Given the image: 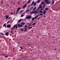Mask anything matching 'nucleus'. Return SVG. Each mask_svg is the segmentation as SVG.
Listing matches in <instances>:
<instances>
[{"instance_id":"2","label":"nucleus","mask_w":60,"mask_h":60,"mask_svg":"<svg viewBox=\"0 0 60 60\" xmlns=\"http://www.w3.org/2000/svg\"><path fill=\"white\" fill-rule=\"evenodd\" d=\"M48 1L49 0H45L44 2L46 3V4H51V2Z\"/></svg>"},{"instance_id":"23","label":"nucleus","mask_w":60,"mask_h":60,"mask_svg":"<svg viewBox=\"0 0 60 60\" xmlns=\"http://www.w3.org/2000/svg\"><path fill=\"white\" fill-rule=\"evenodd\" d=\"M40 8H42V6H41V5H40L39 7Z\"/></svg>"},{"instance_id":"53","label":"nucleus","mask_w":60,"mask_h":60,"mask_svg":"<svg viewBox=\"0 0 60 60\" xmlns=\"http://www.w3.org/2000/svg\"><path fill=\"white\" fill-rule=\"evenodd\" d=\"M31 31L32 32H33V30L32 29Z\"/></svg>"},{"instance_id":"56","label":"nucleus","mask_w":60,"mask_h":60,"mask_svg":"<svg viewBox=\"0 0 60 60\" xmlns=\"http://www.w3.org/2000/svg\"><path fill=\"white\" fill-rule=\"evenodd\" d=\"M55 50H56V49H55Z\"/></svg>"},{"instance_id":"5","label":"nucleus","mask_w":60,"mask_h":60,"mask_svg":"<svg viewBox=\"0 0 60 60\" xmlns=\"http://www.w3.org/2000/svg\"><path fill=\"white\" fill-rule=\"evenodd\" d=\"M26 19H30L31 18V17L30 16V15H29L27 17H26Z\"/></svg>"},{"instance_id":"55","label":"nucleus","mask_w":60,"mask_h":60,"mask_svg":"<svg viewBox=\"0 0 60 60\" xmlns=\"http://www.w3.org/2000/svg\"><path fill=\"white\" fill-rule=\"evenodd\" d=\"M26 3L24 5H25V6L26 5Z\"/></svg>"},{"instance_id":"33","label":"nucleus","mask_w":60,"mask_h":60,"mask_svg":"<svg viewBox=\"0 0 60 60\" xmlns=\"http://www.w3.org/2000/svg\"><path fill=\"white\" fill-rule=\"evenodd\" d=\"M36 23H34L32 25V26H34V25H35Z\"/></svg>"},{"instance_id":"37","label":"nucleus","mask_w":60,"mask_h":60,"mask_svg":"<svg viewBox=\"0 0 60 60\" xmlns=\"http://www.w3.org/2000/svg\"><path fill=\"white\" fill-rule=\"evenodd\" d=\"M5 57H8V56H5Z\"/></svg>"},{"instance_id":"50","label":"nucleus","mask_w":60,"mask_h":60,"mask_svg":"<svg viewBox=\"0 0 60 60\" xmlns=\"http://www.w3.org/2000/svg\"><path fill=\"white\" fill-rule=\"evenodd\" d=\"M29 24V23H28L27 24V25H28Z\"/></svg>"},{"instance_id":"9","label":"nucleus","mask_w":60,"mask_h":60,"mask_svg":"<svg viewBox=\"0 0 60 60\" xmlns=\"http://www.w3.org/2000/svg\"><path fill=\"white\" fill-rule=\"evenodd\" d=\"M27 6L26 5H24L23 6V8H22V9H24V8H26V7Z\"/></svg>"},{"instance_id":"47","label":"nucleus","mask_w":60,"mask_h":60,"mask_svg":"<svg viewBox=\"0 0 60 60\" xmlns=\"http://www.w3.org/2000/svg\"><path fill=\"white\" fill-rule=\"evenodd\" d=\"M27 28L26 27V28H24V29H27Z\"/></svg>"},{"instance_id":"41","label":"nucleus","mask_w":60,"mask_h":60,"mask_svg":"<svg viewBox=\"0 0 60 60\" xmlns=\"http://www.w3.org/2000/svg\"><path fill=\"white\" fill-rule=\"evenodd\" d=\"M9 22H10V21H8L7 22V23H9Z\"/></svg>"},{"instance_id":"54","label":"nucleus","mask_w":60,"mask_h":60,"mask_svg":"<svg viewBox=\"0 0 60 60\" xmlns=\"http://www.w3.org/2000/svg\"><path fill=\"white\" fill-rule=\"evenodd\" d=\"M24 30L25 31H26V29H25Z\"/></svg>"},{"instance_id":"25","label":"nucleus","mask_w":60,"mask_h":60,"mask_svg":"<svg viewBox=\"0 0 60 60\" xmlns=\"http://www.w3.org/2000/svg\"><path fill=\"white\" fill-rule=\"evenodd\" d=\"M14 28H13V27L12 28L11 30H14Z\"/></svg>"},{"instance_id":"48","label":"nucleus","mask_w":60,"mask_h":60,"mask_svg":"<svg viewBox=\"0 0 60 60\" xmlns=\"http://www.w3.org/2000/svg\"><path fill=\"white\" fill-rule=\"evenodd\" d=\"M14 36H15V37H16V35H15Z\"/></svg>"},{"instance_id":"44","label":"nucleus","mask_w":60,"mask_h":60,"mask_svg":"<svg viewBox=\"0 0 60 60\" xmlns=\"http://www.w3.org/2000/svg\"><path fill=\"white\" fill-rule=\"evenodd\" d=\"M26 26H26V25H25L24 26V27H26Z\"/></svg>"},{"instance_id":"58","label":"nucleus","mask_w":60,"mask_h":60,"mask_svg":"<svg viewBox=\"0 0 60 60\" xmlns=\"http://www.w3.org/2000/svg\"><path fill=\"white\" fill-rule=\"evenodd\" d=\"M11 14H13V12H12V13H11Z\"/></svg>"},{"instance_id":"10","label":"nucleus","mask_w":60,"mask_h":60,"mask_svg":"<svg viewBox=\"0 0 60 60\" xmlns=\"http://www.w3.org/2000/svg\"><path fill=\"white\" fill-rule=\"evenodd\" d=\"M46 11L45 10H44V12L43 13L44 14H45L46 13Z\"/></svg>"},{"instance_id":"60","label":"nucleus","mask_w":60,"mask_h":60,"mask_svg":"<svg viewBox=\"0 0 60 60\" xmlns=\"http://www.w3.org/2000/svg\"><path fill=\"white\" fill-rule=\"evenodd\" d=\"M15 19V18H14L13 19V20H14Z\"/></svg>"},{"instance_id":"20","label":"nucleus","mask_w":60,"mask_h":60,"mask_svg":"<svg viewBox=\"0 0 60 60\" xmlns=\"http://www.w3.org/2000/svg\"><path fill=\"white\" fill-rule=\"evenodd\" d=\"M36 2H35L34 4H33L34 6H35V5H36Z\"/></svg>"},{"instance_id":"21","label":"nucleus","mask_w":60,"mask_h":60,"mask_svg":"<svg viewBox=\"0 0 60 60\" xmlns=\"http://www.w3.org/2000/svg\"><path fill=\"white\" fill-rule=\"evenodd\" d=\"M23 11L22 10L20 12V13H21H21H22L23 12Z\"/></svg>"},{"instance_id":"32","label":"nucleus","mask_w":60,"mask_h":60,"mask_svg":"<svg viewBox=\"0 0 60 60\" xmlns=\"http://www.w3.org/2000/svg\"><path fill=\"white\" fill-rule=\"evenodd\" d=\"M35 9H36V7H34V9H33V10L34 11V10H35Z\"/></svg>"},{"instance_id":"16","label":"nucleus","mask_w":60,"mask_h":60,"mask_svg":"<svg viewBox=\"0 0 60 60\" xmlns=\"http://www.w3.org/2000/svg\"><path fill=\"white\" fill-rule=\"evenodd\" d=\"M37 11V10H36L35 11H34L33 12V14H34Z\"/></svg>"},{"instance_id":"31","label":"nucleus","mask_w":60,"mask_h":60,"mask_svg":"<svg viewBox=\"0 0 60 60\" xmlns=\"http://www.w3.org/2000/svg\"><path fill=\"white\" fill-rule=\"evenodd\" d=\"M40 13H43V12L42 11H40Z\"/></svg>"},{"instance_id":"29","label":"nucleus","mask_w":60,"mask_h":60,"mask_svg":"<svg viewBox=\"0 0 60 60\" xmlns=\"http://www.w3.org/2000/svg\"><path fill=\"white\" fill-rule=\"evenodd\" d=\"M30 13V14H33V11H32Z\"/></svg>"},{"instance_id":"51","label":"nucleus","mask_w":60,"mask_h":60,"mask_svg":"<svg viewBox=\"0 0 60 60\" xmlns=\"http://www.w3.org/2000/svg\"><path fill=\"white\" fill-rule=\"evenodd\" d=\"M44 17H46V16H45V15H44Z\"/></svg>"},{"instance_id":"3","label":"nucleus","mask_w":60,"mask_h":60,"mask_svg":"<svg viewBox=\"0 0 60 60\" xmlns=\"http://www.w3.org/2000/svg\"><path fill=\"white\" fill-rule=\"evenodd\" d=\"M20 10V8H17V11H16V14H17L18 13V12L19 11V10Z\"/></svg>"},{"instance_id":"6","label":"nucleus","mask_w":60,"mask_h":60,"mask_svg":"<svg viewBox=\"0 0 60 60\" xmlns=\"http://www.w3.org/2000/svg\"><path fill=\"white\" fill-rule=\"evenodd\" d=\"M11 26V25L10 24H8L7 25V28H9Z\"/></svg>"},{"instance_id":"43","label":"nucleus","mask_w":60,"mask_h":60,"mask_svg":"<svg viewBox=\"0 0 60 60\" xmlns=\"http://www.w3.org/2000/svg\"><path fill=\"white\" fill-rule=\"evenodd\" d=\"M35 13V14H37L38 13V12H37Z\"/></svg>"},{"instance_id":"30","label":"nucleus","mask_w":60,"mask_h":60,"mask_svg":"<svg viewBox=\"0 0 60 60\" xmlns=\"http://www.w3.org/2000/svg\"><path fill=\"white\" fill-rule=\"evenodd\" d=\"M34 18H33L32 19V21H33V20H34Z\"/></svg>"},{"instance_id":"61","label":"nucleus","mask_w":60,"mask_h":60,"mask_svg":"<svg viewBox=\"0 0 60 60\" xmlns=\"http://www.w3.org/2000/svg\"><path fill=\"white\" fill-rule=\"evenodd\" d=\"M31 24H32V23H30V25H31Z\"/></svg>"},{"instance_id":"18","label":"nucleus","mask_w":60,"mask_h":60,"mask_svg":"<svg viewBox=\"0 0 60 60\" xmlns=\"http://www.w3.org/2000/svg\"><path fill=\"white\" fill-rule=\"evenodd\" d=\"M52 4H54V3H55V2H54V0H52Z\"/></svg>"},{"instance_id":"22","label":"nucleus","mask_w":60,"mask_h":60,"mask_svg":"<svg viewBox=\"0 0 60 60\" xmlns=\"http://www.w3.org/2000/svg\"><path fill=\"white\" fill-rule=\"evenodd\" d=\"M40 2V0H39L38 1L37 3H39Z\"/></svg>"},{"instance_id":"64","label":"nucleus","mask_w":60,"mask_h":60,"mask_svg":"<svg viewBox=\"0 0 60 60\" xmlns=\"http://www.w3.org/2000/svg\"><path fill=\"white\" fill-rule=\"evenodd\" d=\"M59 29H60V28H59Z\"/></svg>"},{"instance_id":"62","label":"nucleus","mask_w":60,"mask_h":60,"mask_svg":"<svg viewBox=\"0 0 60 60\" xmlns=\"http://www.w3.org/2000/svg\"><path fill=\"white\" fill-rule=\"evenodd\" d=\"M42 36H44V35H43Z\"/></svg>"},{"instance_id":"63","label":"nucleus","mask_w":60,"mask_h":60,"mask_svg":"<svg viewBox=\"0 0 60 60\" xmlns=\"http://www.w3.org/2000/svg\"><path fill=\"white\" fill-rule=\"evenodd\" d=\"M59 41H60V40Z\"/></svg>"},{"instance_id":"45","label":"nucleus","mask_w":60,"mask_h":60,"mask_svg":"<svg viewBox=\"0 0 60 60\" xmlns=\"http://www.w3.org/2000/svg\"><path fill=\"white\" fill-rule=\"evenodd\" d=\"M40 8L39 7L38 8V10H39V9H40Z\"/></svg>"},{"instance_id":"19","label":"nucleus","mask_w":60,"mask_h":60,"mask_svg":"<svg viewBox=\"0 0 60 60\" xmlns=\"http://www.w3.org/2000/svg\"><path fill=\"white\" fill-rule=\"evenodd\" d=\"M45 10H49V8H45Z\"/></svg>"},{"instance_id":"35","label":"nucleus","mask_w":60,"mask_h":60,"mask_svg":"<svg viewBox=\"0 0 60 60\" xmlns=\"http://www.w3.org/2000/svg\"><path fill=\"white\" fill-rule=\"evenodd\" d=\"M20 48L21 49H23V48H22V47H20Z\"/></svg>"},{"instance_id":"1","label":"nucleus","mask_w":60,"mask_h":60,"mask_svg":"<svg viewBox=\"0 0 60 60\" xmlns=\"http://www.w3.org/2000/svg\"><path fill=\"white\" fill-rule=\"evenodd\" d=\"M21 24H18V26L19 27H22L23 25H25V23L23 22H22L21 23Z\"/></svg>"},{"instance_id":"11","label":"nucleus","mask_w":60,"mask_h":60,"mask_svg":"<svg viewBox=\"0 0 60 60\" xmlns=\"http://www.w3.org/2000/svg\"><path fill=\"white\" fill-rule=\"evenodd\" d=\"M5 34L6 35H8L9 34V32H6L5 33Z\"/></svg>"},{"instance_id":"46","label":"nucleus","mask_w":60,"mask_h":60,"mask_svg":"<svg viewBox=\"0 0 60 60\" xmlns=\"http://www.w3.org/2000/svg\"><path fill=\"white\" fill-rule=\"evenodd\" d=\"M5 27L6 28V25H5Z\"/></svg>"},{"instance_id":"28","label":"nucleus","mask_w":60,"mask_h":60,"mask_svg":"<svg viewBox=\"0 0 60 60\" xmlns=\"http://www.w3.org/2000/svg\"><path fill=\"white\" fill-rule=\"evenodd\" d=\"M24 15L22 14L21 15V17H23V16H24Z\"/></svg>"},{"instance_id":"8","label":"nucleus","mask_w":60,"mask_h":60,"mask_svg":"<svg viewBox=\"0 0 60 60\" xmlns=\"http://www.w3.org/2000/svg\"><path fill=\"white\" fill-rule=\"evenodd\" d=\"M38 16H39V15H37V16H35L34 18V19H37V18Z\"/></svg>"},{"instance_id":"4","label":"nucleus","mask_w":60,"mask_h":60,"mask_svg":"<svg viewBox=\"0 0 60 60\" xmlns=\"http://www.w3.org/2000/svg\"><path fill=\"white\" fill-rule=\"evenodd\" d=\"M15 28H16V29H17V28H18V27H17V25H15L13 26V28H14V29H15Z\"/></svg>"},{"instance_id":"17","label":"nucleus","mask_w":60,"mask_h":60,"mask_svg":"<svg viewBox=\"0 0 60 60\" xmlns=\"http://www.w3.org/2000/svg\"><path fill=\"white\" fill-rule=\"evenodd\" d=\"M52 4H54V3H55V2H54V0H52Z\"/></svg>"},{"instance_id":"52","label":"nucleus","mask_w":60,"mask_h":60,"mask_svg":"<svg viewBox=\"0 0 60 60\" xmlns=\"http://www.w3.org/2000/svg\"><path fill=\"white\" fill-rule=\"evenodd\" d=\"M11 17H9V19H10V18Z\"/></svg>"},{"instance_id":"39","label":"nucleus","mask_w":60,"mask_h":60,"mask_svg":"<svg viewBox=\"0 0 60 60\" xmlns=\"http://www.w3.org/2000/svg\"><path fill=\"white\" fill-rule=\"evenodd\" d=\"M45 7V5H43V8H44V7Z\"/></svg>"},{"instance_id":"34","label":"nucleus","mask_w":60,"mask_h":60,"mask_svg":"<svg viewBox=\"0 0 60 60\" xmlns=\"http://www.w3.org/2000/svg\"><path fill=\"white\" fill-rule=\"evenodd\" d=\"M13 30H12L11 31V33H13V32H13Z\"/></svg>"},{"instance_id":"26","label":"nucleus","mask_w":60,"mask_h":60,"mask_svg":"<svg viewBox=\"0 0 60 60\" xmlns=\"http://www.w3.org/2000/svg\"><path fill=\"white\" fill-rule=\"evenodd\" d=\"M28 28L29 29H31V28H32V27H28Z\"/></svg>"},{"instance_id":"15","label":"nucleus","mask_w":60,"mask_h":60,"mask_svg":"<svg viewBox=\"0 0 60 60\" xmlns=\"http://www.w3.org/2000/svg\"><path fill=\"white\" fill-rule=\"evenodd\" d=\"M34 4V1H33L32 2V5H31V6H32L33 4Z\"/></svg>"},{"instance_id":"13","label":"nucleus","mask_w":60,"mask_h":60,"mask_svg":"<svg viewBox=\"0 0 60 60\" xmlns=\"http://www.w3.org/2000/svg\"><path fill=\"white\" fill-rule=\"evenodd\" d=\"M29 11V9H27L25 11L26 12H27L28 11Z\"/></svg>"},{"instance_id":"38","label":"nucleus","mask_w":60,"mask_h":60,"mask_svg":"<svg viewBox=\"0 0 60 60\" xmlns=\"http://www.w3.org/2000/svg\"><path fill=\"white\" fill-rule=\"evenodd\" d=\"M22 29H23V28L22 29H20V30H22V31H23V30H22Z\"/></svg>"},{"instance_id":"42","label":"nucleus","mask_w":60,"mask_h":60,"mask_svg":"<svg viewBox=\"0 0 60 60\" xmlns=\"http://www.w3.org/2000/svg\"><path fill=\"white\" fill-rule=\"evenodd\" d=\"M1 34H2V35H4V34H3V33H0Z\"/></svg>"},{"instance_id":"7","label":"nucleus","mask_w":60,"mask_h":60,"mask_svg":"<svg viewBox=\"0 0 60 60\" xmlns=\"http://www.w3.org/2000/svg\"><path fill=\"white\" fill-rule=\"evenodd\" d=\"M6 19H7L9 18V16L8 15H6L5 17Z\"/></svg>"},{"instance_id":"40","label":"nucleus","mask_w":60,"mask_h":60,"mask_svg":"<svg viewBox=\"0 0 60 60\" xmlns=\"http://www.w3.org/2000/svg\"><path fill=\"white\" fill-rule=\"evenodd\" d=\"M1 4H3V1H1Z\"/></svg>"},{"instance_id":"24","label":"nucleus","mask_w":60,"mask_h":60,"mask_svg":"<svg viewBox=\"0 0 60 60\" xmlns=\"http://www.w3.org/2000/svg\"><path fill=\"white\" fill-rule=\"evenodd\" d=\"M43 15V14L41 13V14H39V16H41V15Z\"/></svg>"},{"instance_id":"14","label":"nucleus","mask_w":60,"mask_h":60,"mask_svg":"<svg viewBox=\"0 0 60 60\" xmlns=\"http://www.w3.org/2000/svg\"><path fill=\"white\" fill-rule=\"evenodd\" d=\"M31 1V0H30L27 2V4H29L30 3V2Z\"/></svg>"},{"instance_id":"12","label":"nucleus","mask_w":60,"mask_h":60,"mask_svg":"<svg viewBox=\"0 0 60 60\" xmlns=\"http://www.w3.org/2000/svg\"><path fill=\"white\" fill-rule=\"evenodd\" d=\"M21 21V19H20V20H19L18 21V22L19 23V22H20Z\"/></svg>"},{"instance_id":"57","label":"nucleus","mask_w":60,"mask_h":60,"mask_svg":"<svg viewBox=\"0 0 60 60\" xmlns=\"http://www.w3.org/2000/svg\"><path fill=\"white\" fill-rule=\"evenodd\" d=\"M42 8H41V9H40L41 11V10H42Z\"/></svg>"},{"instance_id":"27","label":"nucleus","mask_w":60,"mask_h":60,"mask_svg":"<svg viewBox=\"0 0 60 60\" xmlns=\"http://www.w3.org/2000/svg\"><path fill=\"white\" fill-rule=\"evenodd\" d=\"M45 4V3H44V2H42L41 3V4Z\"/></svg>"},{"instance_id":"59","label":"nucleus","mask_w":60,"mask_h":60,"mask_svg":"<svg viewBox=\"0 0 60 60\" xmlns=\"http://www.w3.org/2000/svg\"><path fill=\"white\" fill-rule=\"evenodd\" d=\"M30 24L29 25V26H30Z\"/></svg>"},{"instance_id":"49","label":"nucleus","mask_w":60,"mask_h":60,"mask_svg":"<svg viewBox=\"0 0 60 60\" xmlns=\"http://www.w3.org/2000/svg\"><path fill=\"white\" fill-rule=\"evenodd\" d=\"M40 17H39V18H37V19H38V20L39 19H40Z\"/></svg>"},{"instance_id":"36","label":"nucleus","mask_w":60,"mask_h":60,"mask_svg":"<svg viewBox=\"0 0 60 60\" xmlns=\"http://www.w3.org/2000/svg\"><path fill=\"white\" fill-rule=\"evenodd\" d=\"M5 26V24H4L3 26Z\"/></svg>"}]
</instances>
